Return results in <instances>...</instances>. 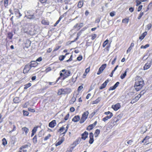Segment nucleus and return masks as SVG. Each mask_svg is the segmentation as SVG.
Segmentation results:
<instances>
[{
    "label": "nucleus",
    "instance_id": "obj_18",
    "mask_svg": "<svg viewBox=\"0 0 152 152\" xmlns=\"http://www.w3.org/2000/svg\"><path fill=\"white\" fill-rule=\"evenodd\" d=\"M71 89L70 88H65V92L66 94H69L71 92Z\"/></svg>",
    "mask_w": 152,
    "mask_h": 152
},
{
    "label": "nucleus",
    "instance_id": "obj_19",
    "mask_svg": "<svg viewBox=\"0 0 152 152\" xmlns=\"http://www.w3.org/2000/svg\"><path fill=\"white\" fill-rule=\"evenodd\" d=\"M71 73V72L69 71H66L64 73V75L65 77H66L69 76L70 74Z\"/></svg>",
    "mask_w": 152,
    "mask_h": 152
},
{
    "label": "nucleus",
    "instance_id": "obj_58",
    "mask_svg": "<svg viewBox=\"0 0 152 152\" xmlns=\"http://www.w3.org/2000/svg\"><path fill=\"white\" fill-rule=\"evenodd\" d=\"M119 84V82H117L115 83V84L114 86H115V88H116V87L118 86Z\"/></svg>",
    "mask_w": 152,
    "mask_h": 152
},
{
    "label": "nucleus",
    "instance_id": "obj_31",
    "mask_svg": "<svg viewBox=\"0 0 152 152\" xmlns=\"http://www.w3.org/2000/svg\"><path fill=\"white\" fill-rule=\"evenodd\" d=\"M106 85L104 83H103L101 85V86L99 87V89L100 90H102L106 86Z\"/></svg>",
    "mask_w": 152,
    "mask_h": 152
},
{
    "label": "nucleus",
    "instance_id": "obj_38",
    "mask_svg": "<svg viewBox=\"0 0 152 152\" xmlns=\"http://www.w3.org/2000/svg\"><path fill=\"white\" fill-rule=\"evenodd\" d=\"M141 97V96L140 95L138 94L137 96H136L134 99L136 100L137 102L138 101V100Z\"/></svg>",
    "mask_w": 152,
    "mask_h": 152
},
{
    "label": "nucleus",
    "instance_id": "obj_8",
    "mask_svg": "<svg viewBox=\"0 0 152 152\" xmlns=\"http://www.w3.org/2000/svg\"><path fill=\"white\" fill-rule=\"evenodd\" d=\"M90 139L89 141V143L90 144H92L94 142V140L93 138L94 135L92 132H91L89 134Z\"/></svg>",
    "mask_w": 152,
    "mask_h": 152
},
{
    "label": "nucleus",
    "instance_id": "obj_40",
    "mask_svg": "<svg viewBox=\"0 0 152 152\" xmlns=\"http://www.w3.org/2000/svg\"><path fill=\"white\" fill-rule=\"evenodd\" d=\"M136 2L137 3L136 6H137L139 5L141 3V1H140H140L139 0H136Z\"/></svg>",
    "mask_w": 152,
    "mask_h": 152
},
{
    "label": "nucleus",
    "instance_id": "obj_63",
    "mask_svg": "<svg viewBox=\"0 0 152 152\" xmlns=\"http://www.w3.org/2000/svg\"><path fill=\"white\" fill-rule=\"evenodd\" d=\"M22 15V14L20 13V12H19V13H18V15H17L16 17L18 18H20Z\"/></svg>",
    "mask_w": 152,
    "mask_h": 152
},
{
    "label": "nucleus",
    "instance_id": "obj_39",
    "mask_svg": "<svg viewBox=\"0 0 152 152\" xmlns=\"http://www.w3.org/2000/svg\"><path fill=\"white\" fill-rule=\"evenodd\" d=\"M28 145H23L20 148V149H24V148H27L28 147Z\"/></svg>",
    "mask_w": 152,
    "mask_h": 152
},
{
    "label": "nucleus",
    "instance_id": "obj_12",
    "mask_svg": "<svg viewBox=\"0 0 152 152\" xmlns=\"http://www.w3.org/2000/svg\"><path fill=\"white\" fill-rule=\"evenodd\" d=\"M88 134V133L86 131H85L83 134H82L81 138L84 140H85L87 137Z\"/></svg>",
    "mask_w": 152,
    "mask_h": 152
},
{
    "label": "nucleus",
    "instance_id": "obj_29",
    "mask_svg": "<svg viewBox=\"0 0 152 152\" xmlns=\"http://www.w3.org/2000/svg\"><path fill=\"white\" fill-rule=\"evenodd\" d=\"M63 142L62 140H61L56 144V146H58L60 145Z\"/></svg>",
    "mask_w": 152,
    "mask_h": 152
},
{
    "label": "nucleus",
    "instance_id": "obj_55",
    "mask_svg": "<svg viewBox=\"0 0 152 152\" xmlns=\"http://www.w3.org/2000/svg\"><path fill=\"white\" fill-rule=\"evenodd\" d=\"M134 8L133 7H131L129 8V11L131 12H133V11H134Z\"/></svg>",
    "mask_w": 152,
    "mask_h": 152
},
{
    "label": "nucleus",
    "instance_id": "obj_15",
    "mask_svg": "<svg viewBox=\"0 0 152 152\" xmlns=\"http://www.w3.org/2000/svg\"><path fill=\"white\" fill-rule=\"evenodd\" d=\"M129 69H127L125 71L124 73L122 74L120 76V77L121 79H124L126 76V73L128 71Z\"/></svg>",
    "mask_w": 152,
    "mask_h": 152
},
{
    "label": "nucleus",
    "instance_id": "obj_21",
    "mask_svg": "<svg viewBox=\"0 0 152 152\" xmlns=\"http://www.w3.org/2000/svg\"><path fill=\"white\" fill-rule=\"evenodd\" d=\"M13 10L15 15L17 16L18 15V13H19V9L13 7Z\"/></svg>",
    "mask_w": 152,
    "mask_h": 152
},
{
    "label": "nucleus",
    "instance_id": "obj_57",
    "mask_svg": "<svg viewBox=\"0 0 152 152\" xmlns=\"http://www.w3.org/2000/svg\"><path fill=\"white\" fill-rule=\"evenodd\" d=\"M65 129V128L63 127V126L61 127L60 129H59V131H58V132L60 131L61 132H62V131H63Z\"/></svg>",
    "mask_w": 152,
    "mask_h": 152
},
{
    "label": "nucleus",
    "instance_id": "obj_14",
    "mask_svg": "<svg viewBox=\"0 0 152 152\" xmlns=\"http://www.w3.org/2000/svg\"><path fill=\"white\" fill-rule=\"evenodd\" d=\"M113 116V114H110L109 115H107L102 119V120L104 122L106 121L108 119L110 118Z\"/></svg>",
    "mask_w": 152,
    "mask_h": 152
},
{
    "label": "nucleus",
    "instance_id": "obj_34",
    "mask_svg": "<svg viewBox=\"0 0 152 152\" xmlns=\"http://www.w3.org/2000/svg\"><path fill=\"white\" fill-rule=\"evenodd\" d=\"M37 137L36 135H35L33 139V142L34 143H36L37 141Z\"/></svg>",
    "mask_w": 152,
    "mask_h": 152
},
{
    "label": "nucleus",
    "instance_id": "obj_26",
    "mask_svg": "<svg viewBox=\"0 0 152 152\" xmlns=\"http://www.w3.org/2000/svg\"><path fill=\"white\" fill-rule=\"evenodd\" d=\"M129 20V18H125L123 19L122 22L127 24L128 23Z\"/></svg>",
    "mask_w": 152,
    "mask_h": 152
},
{
    "label": "nucleus",
    "instance_id": "obj_33",
    "mask_svg": "<svg viewBox=\"0 0 152 152\" xmlns=\"http://www.w3.org/2000/svg\"><path fill=\"white\" fill-rule=\"evenodd\" d=\"M149 46V44H147L145 45V46L142 45L140 47V48L141 49H142V48L146 49V48H148Z\"/></svg>",
    "mask_w": 152,
    "mask_h": 152
},
{
    "label": "nucleus",
    "instance_id": "obj_25",
    "mask_svg": "<svg viewBox=\"0 0 152 152\" xmlns=\"http://www.w3.org/2000/svg\"><path fill=\"white\" fill-rule=\"evenodd\" d=\"M13 36V34L12 32H9L8 34V37L10 39H12Z\"/></svg>",
    "mask_w": 152,
    "mask_h": 152
},
{
    "label": "nucleus",
    "instance_id": "obj_17",
    "mask_svg": "<svg viewBox=\"0 0 152 152\" xmlns=\"http://www.w3.org/2000/svg\"><path fill=\"white\" fill-rule=\"evenodd\" d=\"M101 99V97H99L96 100L93 101V104H95L98 103Z\"/></svg>",
    "mask_w": 152,
    "mask_h": 152
},
{
    "label": "nucleus",
    "instance_id": "obj_27",
    "mask_svg": "<svg viewBox=\"0 0 152 152\" xmlns=\"http://www.w3.org/2000/svg\"><path fill=\"white\" fill-rule=\"evenodd\" d=\"M42 23L44 25H49V22H48L46 20H43L42 21Z\"/></svg>",
    "mask_w": 152,
    "mask_h": 152
},
{
    "label": "nucleus",
    "instance_id": "obj_2",
    "mask_svg": "<svg viewBox=\"0 0 152 152\" xmlns=\"http://www.w3.org/2000/svg\"><path fill=\"white\" fill-rule=\"evenodd\" d=\"M25 17L27 19L30 20L34 19L35 18L34 15V13L33 12L32 10H26L24 12Z\"/></svg>",
    "mask_w": 152,
    "mask_h": 152
},
{
    "label": "nucleus",
    "instance_id": "obj_46",
    "mask_svg": "<svg viewBox=\"0 0 152 152\" xmlns=\"http://www.w3.org/2000/svg\"><path fill=\"white\" fill-rule=\"evenodd\" d=\"M117 59V56H115L114 59L111 62V64L112 65H113L115 63L116 60Z\"/></svg>",
    "mask_w": 152,
    "mask_h": 152
},
{
    "label": "nucleus",
    "instance_id": "obj_45",
    "mask_svg": "<svg viewBox=\"0 0 152 152\" xmlns=\"http://www.w3.org/2000/svg\"><path fill=\"white\" fill-rule=\"evenodd\" d=\"M80 142V141L78 139H77L76 140L75 142H74V144L75 145V146H76Z\"/></svg>",
    "mask_w": 152,
    "mask_h": 152
},
{
    "label": "nucleus",
    "instance_id": "obj_5",
    "mask_svg": "<svg viewBox=\"0 0 152 152\" xmlns=\"http://www.w3.org/2000/svg\"><path fill=\"white\" fill-rule=\"evenodd\" d=\"M31 67L29 65V64H28L26 65L24 67V68L23 70V73H27L31 69Z\"/></svg>",
    "mask_w": 152,
    "mask_h": 152
},
{
    "label": "nucleus",
    "instance_id": "obj_22",
    "mask_svg": "<svg viewBox=\"0 0 152 152\" xmlns=\"http://www.w3.org/2000/svg\"><path fill=\"white\" fill-rule=\"evenodd\" d=\"M14 102L15 103H18L20 101V100L18 97H16L14 99Z\"/></svg>",
    "mask_w": 152,
    "mask_h": 152
},
{
    "label": "nucleus",
    "instance_id": "obj_23",
    "mask_svg": "<svg viewBox=\"0 0 152 152\" xmlns=\"http://www.w3.org/2000/svg\"><path fill=\"white\" fill-rule=\"evenodd\" d=\"M83 1H80L78 4L77 6L78 8H81L83 5Z\"/></svg>",
    "mask_w": 152,
    "mask_h": 152
},
{
    "label": "nucleus",
    "instance_id": "obj_7",
    "mask_svg": "<svg viewBox=\"0 0 152 152\" xmlns=\"http://www.w3.org/2000/svg\"><path fill=\"white\" fill-rule=\"evenodd\" d=\"M121 107L120 104L118 103L115 105H113L112 106V108L115 111H117Z\"/></svg>",
    "mask_w": 152,
    "mask_h": 152
},
{
    "label": "nucleus",
    "instance_id": "obj_62",
    "mask_svg": "<svg viewBox=\"0 0 152 152\" xmlns=\"http://www.w3.org/2000/svg\"><path fill=\"white\" fill-rule=\"evenodd\" d=\"M90 71V67L87 68L85 70V72L87 74Z\"/></svg>",
    "mask_w": 152,
    "mask_h": 152
},
{
    "label": "nucleus",
    "instance_id": "obj_16",
    "mask_svg": "<svg viewBox=\"0 0 152 152\" xmlns=\"http://www.w3.org/2000/svg\"><path fill=\"white\" fill-rule=\"evenodd\" d=\"M69 53H66L65 55H64H64H61V56H60L59 57V60L61 61H63L64 59V58H65V57H66V56L69 54Z\"/></svg>",
    "mask_w": 152,
    "mask_h": 152
},
{
    "label": "nucleus",
    "instance_id": "obj_32",
    "mask_svg": "<svg viewBox=\"0 0 152 152\" xmlns=\"http://www.w3.org/2000/svg\"><path fill=\"white\" fill-rule=\"evenodd\" d=\"M2 144L4 145H6L7 144V141L5 138H4L2 139Z\"/></svg>",
    "mask_w": 152,
    "mask_h": 152
},
{
    "label": "nucleus",
    "instance_id": "obj_13",
    "mask_svg": "<svg viewBox=\"0 0 152 152\" xmlns=\"http://www.w3.org/2000/svg\"><path fill=\"white\" fill-rule=\"evenodd\" d=\"M21 129L23 132V133H24V132L26 135H27V134L28 133L29 131V129L28 128L25 127L22 128Z\"/></svg>",
    "mask_w": 152,
    "mask_h": 152
},
{
    "label": "nucleus",
    "instance_id": "obj_41",
    "mask_svg": "<svg viewBox=\"0 0 152 152\" xmlns=\"http://www.w3.org/2000/svg\"><path fill=\"white\" fill-rule=\"evenodd\" d=\"M144 13L143 12H141L140 14H139V16L137 18L138 19H140L142 16L143 15Z\"/></svg>",
    "mask_w": 152,
    "mask_h": 152
},
{
    "label": "nucleus",
    "instance_id": "obj_20",
    "mask_svg": "<svg viewBox=\"0 0 152 152\" xmlns=\"http://www.w3.org/2000/svg\"><path fill=\"white\" fill-rule=\"evenodd\" d=\"M94 127L91 124L88 126L87 128L86 129L87 130H92Z\"/></svg>",
    "mask_w": 152,
    "mask_h": 152
},
{
    "label": "nucleus",
    "instance_id": "obj_44",
    "mask_svg": "<svg viewBox=\"0 0 152 152\" xmlns=\"http://www.w3.org/2000/svg\"><path fill=\"white\" fill-rule=\"evenodd\" d=\"M146 92V90H143L142 91H141L140 92V93L139 94V95H140L141 96L143 95Z\"/></svg>",
    "mask_w": 152,
    "mask_h": 152
},
{
    "label": "nucleus",
    "instance_id": "obj_43",
    "mask_svg": "<svg viewBox=\"0 0 152 152\" xmlns=\"http://www.w3.org/2000/svg\"><path fill=\"white\" fill-rule=\"evenodd\" d=\"M58 95H60L61 94H63L61 89H60L58 90Z\"/></svg>",
    "mask_w": 152,
    "mask_h": 152
},
{
    "label": "nucleus",
    "instance_id": "obj_52",
    "mask_svg": "<svg viewBox=\"0 0 152 152\" xmlns=\"http://www.w3.org/2000/svg\"><path fill=\"white\" fill-rule=\"evenodd\" d=\"M28 110L32 113H34L35 112V110L34 109L30 108H28Z\"/></svg>",
    "mask_w": 152,
    "mask_h": 152
},
{
    "label": "nucleus",
    "instance_id": "obj_60",
    "mask_svg": "<svg viewBox=\"0 0 152 152\" xmlns=\"http://www.w3.org/2000/svg\"><path fill=\"white\" fill-rule=\"evenodd\" d=\"M132 48L129 47L126 51V53H128L129 52H130L132 50Z\"/></svg>",
    "mask_w": 152,
    "mask_h": 152
},
{
    "label": "nucleus",
    "instance_id": "obj_9",
    "mask_svg": "<svg viewBox=\"0 0 152 152\" xmlns=\"http://www.w3.org/2000/svg\"><path fill=\"white\" fill-rule=\"evenodd\" d=\"M56 125V121L53 120L49 123L48 126L51 128H53Z\"/></svg>",
    "mask_w": 152,
    "mask_h": 152
},
{
    "label": "nucleus",
    "instance_id": "obj_11",
    "mask_svg": "<svg viewBox=\"0 0 152 152\" xmlns=\"http://www.w3.org/2000/svg\"><path fill=\"white\" fill-rule=\"evenodd\" d=\"M80 119V117L79 115H76L72 119V121L75 122L78 121Z\"/></svg>",
    "mask_w": 152,
    "mask_h": 152
},
{
    "label": "nucleus",
    "instance_id": "obj_53",
    "mask_svg": "<svg viewBox=\"0 0 152 152\" xmlns=\"http://www.w3.org/2000/svg\"><path fill=\"white\" fill-rule=\"evenodd\" d=\"M83 88V86H80L78 88L77 90L78 91H80V90Z\"/></svg>",
    "mask_w": 152,
    "mask_h": 152
},
{
    "label": "nucleus",
    "instance_id": "obj_42",
    "mask_svg": "<svg viewBox=\"0 0 152 152\" xmlns=\"http://www.w3.org/2000/svg\"><path fill=\"white\" fill-rule=\"evenodd\" d=\"M23 114L24 115L28 116L29 114L28 112L27 111H23Z\"/></svg>",
    "mask_w": 152,
    "mask_h": 152
},
{
    "label": "nucleus",
    "instance_id": "obj_51",
    "mask_svg": "<svg viewBox=\"0 0 152 152\" xmlns=\"http://www.w3.org/2000/svg\"><path fill=\"white\" fill-rule=\"evenodd\" d=\"M142 5H140L138 7L137 11L138 12L140 11L142 9Z\"/></svg>",
    "mask_w": 152,
    "mask_h": 152
},
{
    "label": "nucleus",
    "instance_id": "obj_10",
    "mask_svg": "<svg viewBox=\"0 0 152 152\" xmlns=\"http://www.w3.org/2000/svg\"><path fill=\"white\" fill-rule=\"evenodd\" d=\"M38 64L36 61H32L30 62V64H29V65L31 68L32 67H35Z\"/></svg>",
    "mask_w": 152,
    "mask_h": 152
},
{
    "label": "nucleus",
    "instance_id": "obj_50",
    "mask_svg": "<svg viewBox=\"0 0 152 152\" xmlns=\"http://www.w3.org/2000/svg\"><path fill=\"white\" fill-rule=\"evenodd\" d=\"M69 114L68 113L66 115L65 117V118H64L65 120L66 121L69 118Z\"/></svg>",
    "mask_w": 152,
    "mask_h": 152
},
{
    "label": "nucleus",
    "instance_id": "obj_3",
    "mask_svg": "<svg viewBox=\"0 0 152 152\" xmlns=\"http://www.w3.org/2000/svg\"><path fill=\"white\" fill-rule=\"evenodd\" d=\"M89 113L88 111H86L83 113L80 121V124L83 123L87 119Z\"/></svg>",
    "mask_w": 152,
    "mask_h": 152
},
{
    "label": "nucleus",
    "instance_id": "obj_37",
    "mask_svg": "<svg viewBox=\"0 0 152 152\" xmlns=\"http://www.w3.org/2000/svg\"><path fill=\"white\" fill-rule=\"evenodd\" d=\"M51 136V135L50 134H49L47 136L45 137L44 139V140L45 141L48 140L49 137Z\"/></svg>",
    "mask_w": 152,
    "mask_h": 152
},
{
    "label": "nucleus",
    "instance_id": "obj_64",
    "mask_svg": "<svg viewBox=\"0 0 152 152\" xmlns=\"http://www.w3.org/2000/svg\"><path fill=\"white\" fill-rule=\"evenodd\" d=\"M52 50V49L51 48H48V49H47V52L49 53L51 52V51Z\"/></svg>",
    "mask_w": 152,
    "mask_h": 152
},
{
    "label": "nucleus",
    "instance_id": "obj_36",
    "mask_svg": "<svg viewBox=\"0 0 152 152\" xmlns=\"http://www.w3.org/2000/svg\"><path fill=\"white\" fill-rule=\"evenodd\" d=\"M108 40L107 39L103 43L102 46L103 47H104L108 43Z\"/></svg>",
    "mask_w": 152,
    "mask_h": 152
},
{
    "label": "nucleus",
    "instance_id": "obj_4",
    "mask_svg": "<svg viewBox=\"0 0 152 152\" xmlns=\"http://www.w3.org/2000/svg\"><path fill=\"white\" fill-rule=\"evenodd\" d=\"M106 66L107 65L106 64H104L102 65L99 68V70L97 73V74L99 75L101 74L104 69L106 67Z\"/></svg>",
    "mask_w": 152,
    "mask_h": 152
},
{
    "label": "nucleus",
    "instance_id": "obj_61",
    "mask_svg": "<svg viewBox=\"0 0 152 152\" xmlns=\"http://www.w3.org/2000/svg\"><path fill=\"white\" fill-rule=\"evenodd\" d=\"M72 55H71L70 56V58L68 60L66 61L67 62H69L70 61H71L72 60Z\"/></svg>",
    "mask_w": 152,
    "mask_h": 152
},
{
    "label": "nucleus",
    "instance_id": "obj_1",
    "mask_svg": "<svg viewBox=\"0 0 152 152\" xmlns=\"http://www.w3.org/2000/svg\"><path fill=\"white\" fill-rule=\"evenodd\" d=\"M144 85V80L141 78L139 77L136 80L134 86V88L137 91H139L142 88Z\"/></svg>",
    "mask_w": 152,
    "mask_h": 152
},
{
    "label": "nucleus",
    "instance_id": "obj_49",
    "mask_svg": "<svg viewBox=\"0 0 152 152\" xmlns=\"http://www.w3.org/2000/svg\"><path fill=\"white\" fill-rule=\"evenodd\" d=\"M116 88H115L114 86H113L110 87V88L109 89V91H111V90H113L114 89H115Z\"/></svg>",
    "mask_w": 152,
    "mask_h": 152
},
{
    "label": "nucleus",
    "instance_id": "obj_28",
    "mask_svg": "<svg viewBox=\"0 0 152 152\" xmlns=\"http://www.w3.org/2000/svg\"><path fill=\"white\" fill-rule=\"evenodd\" d=\"M31 83H29L28 84H27L25 85V87L24 88V89H27L28 88H29V87L31 86Z\"/></svg>",
    "mask_w": 152,
    "mask_h": 152
},
{
    "label": "nucleus",
    "instance_id": "obj_59",
    "mask_svg": "<svg viewBox=\"0 0 152 152\" xmlns=\"http://www.w3.org/2000/svg\"><path fill=\"white\" fill-rule=\"evenodd\" d=\"M137 102L136 100L134 98L130 102V103L131 104H133L134 103L136 102Z\"/></svg>",
    "mask_w": 152,
    "mask_h": 152
},
{
    "label": "nucleus",
    "instance_id": "obj_24",
    "mask_svg": "<svg viewBox=\"0 0 152 152\" xmlns=\"http://www.w3.org/2000/svg\"><path fill=\"white\" fill-rule=\"evenodd\" d=\"M150 137L149 136H146L144 139V140L145 141V143L146 145H147L148 143V140L149 139Z\"/></svg>",
    "mask_w": 152,
    "mask_h": 152
},
{
    "label": "nucleus",
    "instance_id": "obj_56",
    "mask_svg": "<svg viewBox=\"0 0 152 152\" xmlns=\"http://www.w3.org/2000/svg\"><path fill=\"white\" fill-rule=\"evenodd\" d=\"M82 59V56H81L78 57L77 58V60L79 61H81Z\"/></svg>",
    "mask_w": 152,
    "mask_h": 152
},
{
    "label": "nucleus",
    "instance_id": "obj_48",
    "mask_svg": "<svg viewBox=\"0 0 152 152\" xmlns=\"http://www.w3.org/2000/svg\"><path fill=\"white\" fill-rule=\"evenodd\" d=\"M96 35L95 34H94L92 35V38L91 39L92 40L94 39L96 37Z\"/></svg>",
    "mask_w": 152,
    "mask_h": 152
},
{
    "label": "nucleus",
    "instance_id": "obj_30",
    "mask_svg": "<svg viewBox=\"0 0 152 152\" xmlns=\"http://www.w3.org/2000/svg\"><path fill=\"white\" fill-rule=\"evenodd\" d=\"M152 27V24L151 23H149L146 26V28L148 30H150Z\"/></svg>",
    "mask_w": 152,
    "mask_h": 152
},
{
    "label": "nucleus",
    "instance_id": "obj_54",
    "mask_svg": "<svg viewBox=\"0 0 152 152\" xmlns=\"http://www.w3.org/2000/svg\"><path fill=\"white\" fill-rule=\"evenodd\" d=\"M100 130L99 129H97L95 131L94 133L95 134H99L100 133Z\"/></svg>",
    "mask_w": 152,
    "mask_h": 152
},
{
    "label": "nucleus",
    "instance_id": "obj_47",
    "mask_svg": "<svg viewBox=\"0 0 152 152\" xmlns=\"http://www.w3.org/2000/svg\"><path fill=\"white\" fill-rule=\"evenodd\" d=\"M76 100V97L73 96L71 99V101L72 102V104L74 102H75Z\"/></svg>",
    "mask_w": 152,
    "mask_h": 152
},
{
    "label": "nucleus",
    "instance_id": "obj_6",
    "mask_svg": "<svg viewBox=\"0 0 152 152\" xmlns=\"http://www.w3.org/2000/svg\"><path fill=\"white\" fill-rule=\"evenodd\" d=\"M151 62L148 61L147 63H146L143 67V69L144 70H146L148 69L151 67Z\"/></svg>",
    "mask_w": 152,
    "mask_h": 152
},
{
    "label": "nucleus",
    "instance_id": "obj_35",
    "mask_svg": "<svg viewBox=\"0 0 152 152\" xmlns=\"http://www.w3.org/2000/svg\"><path fill=\"white\" fill-rule=\"evenodd\" d=\"M37 127H35L32 130V132H33L34 133H35L37 130Z\"/></svg>",
    "mask_w": 152,
    "mask_h": 152
}]
</instances>
